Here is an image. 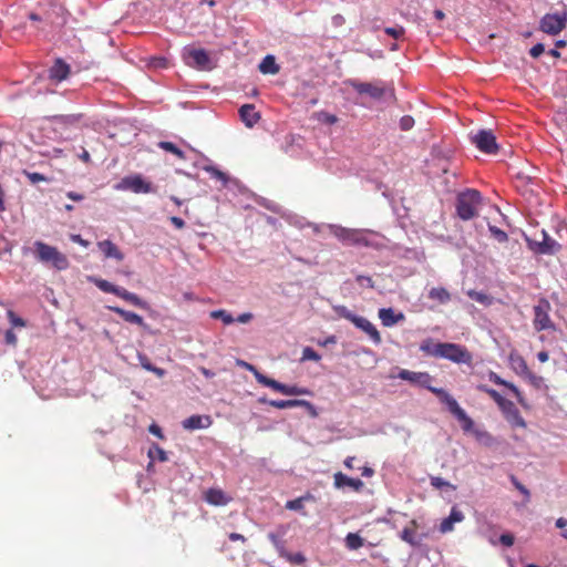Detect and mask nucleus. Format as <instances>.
I'll return each instance as SVG.
<instances>
[{
  "mask_svg": "<svg viewBox=\"0 0 567 567\" xmlns=\"http://www.w3.org/2000/svg\"><path fill=\"white\" fill-rule=\"evenodd\" d=\"M286 527L280 526L276 532H271L268 534L269 540L280 555H282L285 551V542L282 538L286 535Z\"/></svg>",
  "mask_w": 567,
  "mask_h": 567,
  "instance_id": "27",
  "label": "nucleus"
},
{
  "mask_svg": "<svg viewBox=\"0 0 567 567\" xmlns=\"http://www.w3.org/2000/svg\"><path fill=\"white\" fill-rule=\"evenodd\" d=\"M467 296L472 300H475L476 302L482 303L484 306H488L492 303V297H489L488 295H486L482 291L468 290Z\"/></svg>",
  "mask_w": 567,
  "mask_h": 567,
  "instance_id": "39",
  "label": "nucleus"
},
{
  "mask_svg": "<svg viewBox=\"0 0 567 567\" xmlns=\"http://www.w3.org/2000/svg\"><path fill=\"white\" fill-rule=\"evenodd\" d=\"M357 281L361 285V286H367V287H370V288H373V281L370 277L368 276H358L357 277Z\"/></svg>",
  "mask_w": 567,
  "mask_h": 567,
  "instance_id": "63",
  "label": "nucleus"
},
{
  "mask_svg": "<svg viewBox=\"0 0 567 567\" xmlns=\"http://www.w3.org/2000/svg\"><path fill=\"white\" fill-rule=\"evenodd\" d=\"M168 61L165 58H152L150 65L155 69H165L167 68Z\"/></svg>",
  "mask_w": 567,
  "mask_h": 567,
  "instance_id": "54",
  "label": "nucleus"
},
{
  "mask_svg": "<svg viewBox=\"0 0 567 567\" xmlns=\"http://www.w3.org/2000/svg\"><path fill=\"white\" fill-rule=\"evenodd\" d=\"M237 364H238L239 367L245 368V369H246V370H248L249 372H251V373L254 374V377H255V379H256V380H257V377H258L259 374H261V372H259V371L256 369V367H254L252 364H250V363H248V362H245V361L239 360V361H237Z\"/></svg>",
  "mask_w": 567,
  "mask_h": 567,
  "instance_id": "60",
  "label": "nucleus"
},
{
  "mask_svg": "<svg viewBox=\"0 0 567 567\" xmlns=\"http://www.w3.org/2000/svg\"><path fill=\"white\" fill-rule=\"evenodd\" d=\"M508 363H509L511 369L516 374H518L523 378L529 372V369L527 367L525 359L516 352H512L509 354Z\"/></svg>",
  "mask_w": 567,
  "mask_h": 567,
  "instance_id": "23",
  "label": "nucleus"
},
{
  "mask_svg": "<svg viewBox=\"0 0 567 567\" xmlns=\"http://www.w3.org/2000/svg\"><path fill=\"white\" fill-rule=\"evenodd\" d=\"M524 378L528 380V382L537 389L542 388V385L544 384V379L539 375L534 374L530 371Z\"/></svg>",
  "mask_w": 567,
  "mask_h": 567,
  "instance_id": "49",
  "label": "nucleus"
},
{
  "mask_svg": "<svg viewBox=\"0 0 567 567\" xmlns=\"http://www.w3.org/2000/svg\"><path fill=\"white\" fill-rule=\"evenodd\" d=\"M35 257L43 264H51L58 270H64L69 267V260L55 247L50 246L43 241L37 240L34 243Z\"/></svg>",
  "mask_w": 567,
  "mask_h": 567,
  "instance_id": "4",
  "label": "nucleus"
},
{
  "mask_svg": "<svg viewBox=\"0 0 567 567\" xmlns=\"http://www.w3.org/2000/svg\"><path fill=\"white\" fill-rule=\"evenodd\" d=\"M310 391L307 388L298 385H285L284 395H309Z\"/></svg>",
  "mask_w": 567,
  "mask_h": 567,
  "instance_id": "44",
  "label": "nucleus"
},
{
  "mask_svg": "<svg viewBox=\"0 0 567 567\" xmlns=\"http://www.w3.org/2000/svg\"><path fill=\"white\" fill-rule=\"evenodd\" d=\"M499 543L503 546L511 547L514 544V536L511 533H504L499 536Z\"/></svg>",
  "mask_w": 567,
  "mask_h": 567,
  "instance_id": "59",
  "label": "nucleus"
},
{
  "mask_svg": "<svg viewBox=\"0 0 567 567\" xmlns=\"http://www.w3.org/2000/svg\"><path fill=\"white\" fill-rule=\"evenodd\" d=\"M292 400H271L269 401V405L277 409H289L292 408Z\"/></svg>",
  "mask_w": 567,
  "mask_h": 567,
  "instance_id": "53",
  "label": "nucleus"
},
{
  "mask_svg": "<svg viewBox=\"0 0 567 567\" xmlns=\"http://www.w3.org/2000/svg\"><path fill=\"white\" fill-rule=\"evenodd\" d=\"M464 518L463 512L457 506H453L450 515L441 522L439 529L442 534L450 533L454 529V524L463 522Z\"/></svg>",
  "mask_w": 567,
  "mask_h": 567,
  "instance_id": "17",
  "label": "nucleus"
},
{
  "mask_svg": "<svg viewBox=\"0 0 567 567\" xmlns=\"http://www.w3.org/2000/svg\"><path fill=\"white\" fill-rule=\"evenodd\" d=\"M239 115L247 127H252L260 120V114L254 104H244L239 109Z\"/></svg>",
  "mask_w": 567,
  "mask_h": 567,
  "instance_id": "19",
  "label": "nucleus"
},
{
  "mask_svg": "<svg viewBox=\"0 0 567 567\" xmlns=\"http://www.w3.org/2000/svg\"><path fill=\"white\" fill-rule=\"evenodd\" d=\"M184 60L187 65L198 70H210L212 60L204 49L186 48L184 50Z\"/></svg>",
  "mask_w": 567,
  "mask_h": 567,
  "instance_id": "10",
  "label": "nucleus"
},
{
  "mask_svg": "<svg viewBox=\"0 0 567 567\" xmlns=\"http://www.w3.org/2000/svg\"><path fill=\"white\" fill-rule=\"evenodd\" d=\"M153 453L156 454V457L161 461V462H165L167 461V454L166 452L159 447L158 445H154L152 449H150L148 451V455L150 457H153Z\"/></svg>",
  "mask_w": 567,
  "mask_h": 567,
  "instance_id": "51",
  "label": "nucleus"
},
{
  "mask_svg": "<svg viewBox=\"0 0 567 567\" xmlns=\"http://www.w3.org/2000/svg\"><path fill=\"white\" fill-rule=\"evenodd\" d=\"M70 239H71L73 243L79 244V245H81V246H82V247H84V248L89 247V245H90V243H89L87 240L83 239V238L81 237V235H78V234H72V235L70 236Z\"/></svg>",
  "mask_w": 567,
  "mask_h": 567,
  "instance_id": "62",
  "label": "nucleus"
},
{
  "mask_svg": "<svg viewBox=\"0 0 567 567\" xmlns=\"http://www.w3.org/2000/svg\"><path fill=\"white\" fill-rule=\"evenodd\" d=\"M567 25V11L560 13H546L539 21V29L549 34L557 35Z\"/></svg>",
  "mask_w": 567,
  "mask_h": 567,
  "instance_id": "7",
  "label": "nucleus"
},
{
  "mask_svg": "<svg viewBox=\"0 0 567 567\" xmlns=\"http://www.w3.org/2000/svg\"><path fill=\"white\" fill-rule=\"evenodd\" d=\"M502 412L504 413L506 420L514 426L525 427L526 423L524 419L522 417L518 409L512 401H507L504 403V405L501 408Z\"/></svg>",
  "mask_w": 567,
  "mask_h": 567,
  "instance_id": "16",
  "label": "nucleus"
},
{
  "mask_svg": "<svg viewBox=\"0 0 567 567\" xmlns=\"http://www.w3.org/2000/svg\"><path fill=\"white\" fill-rule=\"evenodd\" d=\"M89 280L94 284L101 291L106 293H113L115 296L118 295V291L121 289L120 286L113 285L112 282L97 278V277H90Z\"/></svg>",
  "mask_w": 567,
  "mask_h": 567,
  "instance_id": "30",
  "label": "nucleus"
},
{
  "mask_svg": "<svg viewBox=\"0 0 567 567\" xmlns=\"http://www.w3.org/2000/svg\"><path fill=\"white\" fill-rule=\"evenodd\" d=\"M23 174L28 177L31 184H38L40 182H49V178L43 174L37 172L24 171Z\"/></svg>",
  "mask_w": 567,
  "mask_h": 567,
  "instance_id": "48",
  "label": "nucleus"
},
{
  "mask_svg": "<svg viewBox=\"0 0 567 567\" xmlns=\"http://www.w3.org/2000/svg\"><path fill=\"white\" fill-rule=\"evenodd\" d=\"M473 434L475 435L477 442L484 446H492L495 443L494 437L485 430L475 429Z\"/></svg>",
  "mask_w": 567,
  "mask_h": 567,
  "instance_id": "36",
  "label": "nucleus"
},
{
  "mask_svg": "<svg viewBox=\"0 0 567 567\" xmlns=\"http://www.w3.org/2000/svg\"><path fill=\"white\" fill-rule=\"evenodd\" d=\"M252 319V313L250 312H244L241 315H239L235 321L239 322V323H247L249 322L250 320Z\"/></svg>",
  "mask_w": 567,
  "mask_h": 567,
  "instance_id": "64",
  "label": "nucleus"
},
{
  "mask_svg": "<svg viewBox=\"0 0 567 567\" xmlns=\"http://www.w3.org/2000/svg\"><path fill=\"white\" fill-rule=\"evenodd\" d=\"M489 380L495 384L504 385L507 389H509L513 392V394L517 398V400L519 402H522V393L515 384L505 381L504 379H502L498 374H496L494 372H491Z\"/></svg>",
  "mask_w": 567,
  "mask_h": 567,
  "instance_id": "33",
  "label": "nucleus"
},
{
  "mask_svg": "<svg viewBox=\"0 0 567 567\" xmlns=\"http://www.w3.org/2000/svg\"><path fill=\"white\" fill-rule=\"evenodd\" d=\"M540 241H529V247L538 254L554 255L560 249V245L553 239L545 230H542Z\"/></svg>",
  "mask_w": 567,
  "mask_h": 567,
  "instance_id": "13",
  "label": "nucleus"
},
{
  "mask_svg": "<svg viewBox=\"0 0 567 567\" xmlns=\"http://www.w3.org/2000/svg\"><path fill=\"white\" fill-rule=\"evenodd\" d=\"M334 310L341 318L349 320L358 329L367 333L374 344L378 346L381 343L382 339L380 332L378 331L375 326L367 318L353 313L344 306H337L334 307Z\"/></svg>",
  "mask_w": 567,
  "mask_h": 567,
  "instance_id": "5",
  "label": "nucleus"
},
{
  "mask_svg": "<svg viewBox=\"0 0 567 567\" xmlns=\"http://www.w3.org/2000/svg\"><path fill=\"white\" fill-rule=\"evenodd\" d=\"M429 298L444 305L451 300L450 292L443 287H434L429 291Z\"/></svg>",
  "mask_w": 567,
  "mask_h": 567,
  "instance_id": "34",
  "label": "nucleus"
},
{
  "mask_svg": "<svg viewBox=\"0 0 567 567\" xmlns=\"http://www.w3.org/2000/svg\"><path fill=\"white\" fill-rule=\"evenodd\" d=\"M511 482L525 496L526 501H529V491L514 475L511 476Z\"/></svg>",
  "mask_w": 567,
  "mask_h": 567,
  "instance_id": "50",
  "label": "nucleus"
},
{
  "mask_svg": "<svg viewBox=\"0 0 567 567\" xmlns=\"http://www.w3.org/2000/svg\"><path fill=\"white\" fill-rule=\"evenodd\" d=\"M334 486L337 488L351 487L355 491H359L363 487V482L360 478H352L344 475L341 472L334 474Z\"/></svg>",
  "mask_w": 567,
  "mask_h": 567,
  "instance_id": "21",
  "label": "nucleus"
},
{
  "mask_svg": "<svg viewBox=\"0 0 567 567\" xmlns=\"http://www.w3.org/2000/svg\"><path fill=\"white\" fill-rule=\"evenodd\" d=\"M117 297L124 299L125 301L130 302L131 305L138 307L141 309H147L148 303L140 298L136 293L131 292L124 288L121 287Z\"/></svg>",
  "mask_w": 567,
  "mask_h": 567,
  "instance_id": "28",
  "label": "nucleus"
},
{
  "mask_svg": "<svg viewBox=\"0 0 567 567\" xmlns=\"http://www.w3.org/2000/svg\"><path fill=\"white\" fill-rule=\"evenodd\" d=\"M309 226L315 233H319L322 228H328L343 245L372 248H381L383 246L379 240L380 235L370 229L347 228L334 224H309Z\"/></svg>",
  "mask_w": 567,
  "mask_h": 567,
  "instance_id": "1",
  "label": "nucleus"
},
{
  "mask_svg": "<svg viewBox=\"0 0 567 567\" xmlns=\"http://www.w3.org/2000/svg\"><path fill=\"white\" fill-rule=\"evenodd\" d=\"M70 73V66L63 62L61 59H58L49 71L50 78L56 81H63L68 78Z\"/></svg>",
  "mask_w": 567,
  "mask_h": 567,
  "instance_id": "25",
  "label": "nucleus"
},
{
  "mask_svg": "<svg viewBox=\"0 0 567 567\" xmlns=\"http://www.w3.org/2000/svg\"><path fill=\"white\" fill-rule=\"evenodd\" d=\"M436 395L447 406L449 411L462 423L465 432L474 431V422L460 406L457 401L445 390H436Z\"/></svg>",
  "mask_w": 567,
  "mask_h": 567,
  "instance_id": "6",
  "label": "nucleus"
},
{
  "mask_svg": "<svg viewBox=\"0 0 567 567\" xmlns=\"http://www.w3.org/2000/svg\"><path fill=\"white\" fill-rule=\"evenodd\" d=\"M545 51V47L543 43H537L535 44L534 47H532V49L529 50V54L533 56V58H538L539 55H542Z\"/></svg>",
  "mask_w": 567,
  "mask_h": 567,
  "instance_id": "61",
  "label": "nucleus"
},
{
  "mask_svg": "<svg viewBox=\"0 0 567 567\" xmlns=\"http://www.w3.org/2000/svg\"><path fill=\"white\" fill-rule=\"evenodd\" d=\"M11 250H12L11 244L4 237H0V256L10 254Z\"/></svg>",
  "mask_w": 567,
  "mask_h": 567,
  "instance_id": "58",
  "label": "nucleus"
},
{
  "mask_svg": "<svg viewBox=\"0 0 567 567\" xmlns=\"http://www.w3.org/2000/svg\"><path fill=\"white\" fill-rule=\"evenodd\" d=\"M292 402H293L292 408L305 406L311 412L312 415L317 414L315 406L309 401L293 399Z\"/></svg>",
  "mask_w": 567,
  "mask_h": 567,
  "instance_id": "55",
  "label": "nucleus"
},
{
  "mask_svg": "<svg viewBox=\"0 0 567 567\" xmlns=\"http://www.w3.org/2000/svg\"><path fill=\"white\" fill-rule=\"evenodd\" d=\"M257 382L260 383L264 386L270 388L277 392H280L284 394L285 385L284 383L278 382L277 380H274L265 374H259L257 377Z\"/></svg>",
  "mask_w": 567,
  "mask_h": 567,
  "instance_id": "35",
  "label": "nucleus"
},
{
  "mask_svg": "<svg viewBox=\"0 0 567 567\" xmlns=\"http://www.w3.org/2000/svg\"><path fill=\"white\" fill-rule=\"evenodd\" d=\"M384 32L394 39H399L404 34V28L403 27H388L384 29Z\"/></svg>",
  "mask_w": 567,
  "mask_h": 567,
  "instance_id": "52",
  "label": "nucleus"
},
{
  "mask_svg": "<svg viewBox=\"0 0 567 567\" xmlns=\"http://www.w3.org/2000/svg\"><path fill=\"white\" fill-rule=\"evenodd\" d=\"M114 188L116 190H131L135 194H148L153 190L152 184L141 175H131L122 178Z\"/></svg>",
  "mask_w": 567,
  "mask_h": 567,
  "instance_id": "8",
  "label": "nucleus"
},
{
  "mask_svg": "<svg viewBox=\"0 0 567 567\" xmlns=\"http://www.w3.org/2000/svg\"><path fill=\"white\" fill-rule=\"evenodd\" d=\"M97 247L105 258H113L116 259L117 261H122L124 259L123 252L114 243H112L109 239L99 241Z\"/></svg>",
  "mask_w": 567,
  "mask_h": 567,
  "instance_id": "20",
  "label": "nucleus"
},
{
  "mask_svg": "<svg viewBox=\"0 0 567 567\" xmlns=\"http://www.w3.org/2000/svg\"><path fill=\"white\" fill-rule=\"evenodd\" d=\"M420 351L430 357L446 359L458 364H468L473 359L471 352L465 347L457 343L434 342L431 338L421 342Z\"/></svg>",
  "mask_w": 567,
  "mask_h": 567,
  "instance_id": "2",
  "label": "nucleus"
},
{
  "mask_svg": "<svg viewBox=\"0 0 567 567\" xmlns=\"http://www.w3.org/2000/svg\"><path fill=\"white\" fill-rule=\"evenodd\" d=\"M205 501L210 505L224 506L229 503L230 497L227 496L221 489L209 488L205 493Z\"/></svg>",
  "mask_w": 567,
  "mask_h": 567,
  "instance_id": "24",
  "label": "nucleus"
},
{
  "mask_svg": "<svg viewBox=\"0 0 567 567\" xmlns=\"http://www.w3.org/2000/svg\"><path fill=\"white\" fill-rule=\"evenodd\" d=\"M483 197L476 189L468 188L456 197V214L462 220H471L478 215Z\"/></svg>",
  "mask_w": 567,
  "mask_h": 567,
  "instance_id": "3",
  "label": "nucleus"
},
{
  "mask_svg": "<svg viewBox=\"0 0 567 567\" xmlns=\"http://www.w3.org/2000/svg\"><path fill=\"white\" fill-rule=\"evenodd\" d=\"M350 85L359 93L369 95L372 99H381L385 92L380 83L350 81Z\"/></svg>",
  "mask_w": 567,
  "mask_h": 567,
  "instance_id": "14",
  "label": "nucleus"
},
{
  "mask_svg": "<svg viewBox=\"0 0 567 567\" xmlns=\"http://www.w3.org/2000/svg\"><path fill=\"white\" fill-rule=\"evenodd\" d=\"M488 230L491 233V235L498 241V243H505L508 240V236L507 234L502 230L501 228L494 226V225H488Z\"/></svg>",
  "mask_w": 567,
  "mask_h": 567,
  "instance_id": "47",
  "label": "nucleus"
},
{
  "mask_svg": "<svg viewBox=\"0 0 567 567\" xmlns=\"http://www.w3.org/2000/svg\"><path fill=\"white\" fill-rule=\"evenodd\" d=\"M478 389L486 392L497 403L499 409L504 405V403L508 401L507 399L503 398L496 390L486 385H480Z\"/></svg>",
  "mask_w": 567,
  "mask_h": 567,
  "instance_id": "41",
  "label": "nucleus"
},
{
  "mask_svg": "<svg viewBox=\"0 0 567 567\" xmlns=\"http://www.w3.org/2000/svg\"><path fill=\"white\" fill-rule=\"evenodd\" d=\"M280 68L276 62V59L274 55L268 54L266 55L262 61L259 64V71L262 74H277L279 72Z\"/></svg>",
  "mask_w": 567,
  "mask_h": 567,
  "instance_id": "29",
  "label": "nucleus"
},
{
  "mask_svg": "<svg viewBox=\"0 0 567 567\" xmlns=\"http://www.w3.org/2000/svg\"><path fill=\"white\" fill-rule=\"evenodd\" d=\"M321 355L316 352L311 347H305L302 350L301 361H316L318 362Z\"/></svg>",
  "mask_w": 567,
  "mask_h": 567,
  "instance_id": "46",
  "label": "nucleus"
},
{
  "mask_svg": "<svg viewBox=\"0 0 567 567\" xmlns=\"http://www.w3.org/2000/svg\"><path fill=\"white\" fill-rule=\"evenodd\" d=\"M471 142L483 153L495 154L498 151L496 137L491 130H480L470 135Z\"/></svg>",
  "mask_w": 567,
  "mask_h": 567,
  "instance_id": "9",
  "label": "nucleus"
},
{
  "mask_svg": "<svg viewBox=\"0 0 567 567\" xmlns=\"http://www.w3.org/2000/svg\"><path fill=\"white\" fill-rule=\"evenodd\" d=\"M309 499H312V496L307 494V495L300 496L298 498L288 501L286 503V508L290 509V511L301 512L303 509L305 502L309 501Z\"/></svg>",
  "mask_w": 567,
  "mask_h": 567,
  "instance_id": "38",
  "label": "nucleus"
},
{
  "mask_svg": "<svg viewBox=\"0 0 567 567\" xmlns=\"http://www.w3.org/2000/svg\"><path fill=\"white\" fill-rule=\"evenodd\" d=\"M400 538L408 543L409 545L413 546V547H417L421 545L424 536H417L415 534V532L413 530V528L411 527H404L403 530L400 533Z\"/></svg>",
  "mask_w": 567,
  "mask_h": 567,
  "instance_id": "31",
  "label": "nucleus"
},
{
  "mask_svg": "<svg viewBox=\"0 0 567 567\" xmlns=\"http://www.w3.org/2000/svg\"><path fill=\"white\" fill-rule=\"evenodd\" d=\"M137 360H138V363L141 364V367L143 369H145L146 371L153 372L158 378H162V377L165 375V370L162 369V368H157L154 364H152L146 354L138 352L137 353Z\"/></svg>",
  "mask_w": 567,
  "mask_h": 567,
  "instance_id": "32",
  "label": "nucleus"
},
{
  "mask_svg": "<svg viewBox=\"0 0 567 567\" xmlns=\"http://www.w3.org/2000/svg\"><path fill=\"white\" fill-rule=\"evenodd\" d=\"M204 169L209 173L213 178L220 181L224 187L230 188L239 185V182L236 178H230L226 173L213 165L205 166Z\"/></svg>",
  "mask_w": 567,
  "mask_h": 567,
  "instance_id": "22",
  "label": "nucleus"
},
{
  "mask_svg": "<svg viewBox=\"0 0 567 567\" xmlns=\"http://www.w3.org/2000/svg\"><path fill=\"white\" fill-rule=\"evenodd\" d=\"M4 341L8 346L16 347L18 338L12 329H9L4 333Z\"/></svg>",
  "mask_w": 567,
  "mask_h": 567,
  "instance_id": "57",
  "label": "nucleus"
},
{
  "mask_svg": "<svg viewBox=\"0 0 567 567\" xmlns=\"http://www.w3.org/2000/svg\"><path fill=\"white\" fill-rule=\"evenodd\" d=\"M550 303L546 299L539 300L534 306V327L537 331L549 330L554 328V324L549 317Z\"/></svg>",
  "mask_w": 567,
  "mask_h": 567,
  "instance_id": "11",
  "label": "nucleus"
},
{
  "mask_svg": "<svg viewBox=\"0 0 567 567\" xmlns=\"http://www.w3.org/2000/svg\"><path fill=\"white\" fill-rule=\"evenodd\" d=\"M7 318L12 328H24L27 324L25 321L12 310L7 311Z\"/></svg>",
  "mask_w": 567,
  "mask_h": 567,
  "instance_id": "45",
  "label": "nucleus"
},
{
  "mask_svg": "<svg viewBox=\"0 0 567 567\" xmlns=\"http://www.w3.org/2000/svg\"><path fill=\"white\" fill-rule=\"evenodd\" d=\"M378 315L384 327H392L405 318L402 312H395L392 308H381Z\"/></svg>",
  "mask_w": 567,
  "mask_h": 567,
  "instance_id": "18",
  "label": "nucleus"
},
{
  "mask_svg": "<svg viewBox=\"0 0 567 567\" xmlns=\"http://www.w3.org/2000/svg\"><path fill=\"white\" fill-rule=\"evenodd\" d=\"M210 317L213 319L221 320L225 324H231L235 322V318L229 312L223 309L212 311Z\"/></svg>",
  "mask_w": 567,
  "mask_h": 567,
  "instance_id": "42",
  "label": "nucleus"
},
{
  "mask_svg": "<svg viewBox=\"0 0 567 567\" xmlns=\"http://www.w3.org/2000/svg\"><path fill=\"white\" fill-rule=\"evenodd\" d=\"M158 147L166 151V152H169L174 155H176L178 158L181 159H184L185 158V154L184 152L178 148L174 143L172 142H166V141H163V142H159L158 143Z\"/></svg>",
  "mask_w": 567,
  "mask_h": 567,
  "instance_id": "40",
  "label": "nucleus"
},
{
  "mask_svg": "<svg viewBox=\"0 0 567 567\" xmlns=\"http://www.w3.org/2000/svg\"><path fill=\"white\" fill-rule=\"evenodd\" d=\"M109 309L111 311L117 313L118 316H121L123 318V320H125L126 322L137 324L141 327L145 326L144 319L135 312L127 311V310H124V309H122L120 307H115V306H110Z\"/></svg>",
  "mask_w": 567,
  "mask_h": 567,
  "instance_id": "26",
  "label": "nucleus"
},
{
  "mask_svg": "<svg viewBox=\"0 0 567 567\" xmlns=\"http://www.w3.org/2000/svg\"><path fill=\"white\" fill-rule=\"evenodd\" d=\"M413 125H414V120L412 116L405 115V116L401 117V120H400L401 130L409 131L413 127Z\"/></svg>",
  "mask_w": 567,
  "mask_h": 567,
  "instance_id": "56",
  "label": "nucleus"
},
{
  "mask_svg": "<svg viewBox=\"0 0 567 567\" xmlns=\"http://www.w3.org/2000/svg\"><path fill=\"white\" fill-rule=\"evenodd\" d=\"M430 481H431V485L436 489H443V488H450L452 491L456 489V487L454 485H452L450 482H447L443 477L432 476Z\"/></svg>",
  "mask_w": 567,
  "mask_h": 567,
  "instance_id": "43",
  "label": "nucleus"
},
{
  "mask_svg": "<svg viewBox=\"0 0 567 567\" xmlns=\"http://www.w3.org/2000/svg\"><path fill=\"white\" fill-rule=\"evenodd\" d=\"M398 378L412 384L425 388L434 394H436V390H443L442 388H435L431 385L432 377L427 372H415L402 369L399 371Z\"/></svg>",
  "mask_w": 567,
  "mask_h": 567,
  "instance_id": "12",
  "label": "nucleus"
},
{
  "mask_svg": "<svg viewBox=\"0 0 567 567\" xmlns=\"http://www.w3.org/2000/svg\"><path fill=\"white\" fill-rule=\"evenodd\" d=\"M213 421L209 415H199L194 414L189 417L185 419L182 422V425L185 430L194 431V430H203L208 429L212 425Z\"/></svg>",
  "mask_w": 567,
  "mask_h": 567,
  "instance_id": "15",
  "label": "nucleus"
},
{
  "mask_svg": "<svg viewBox=\"0 0 567 567\" xmlns=\"http://www.w3.org/2000/svg\"><path fill=\"white\" fill-rule=\"evenodd\" d=\"M346 546L350 549V550H357L359 549L360 547L363 546V538L359 535V534H355V533H349L347 536H346Z\"/></svg>",
  "mask_w": 567,
  "mask_h": 567,
  "instance_id": "37",
  "label": "nucleus"
}]
</instances>
